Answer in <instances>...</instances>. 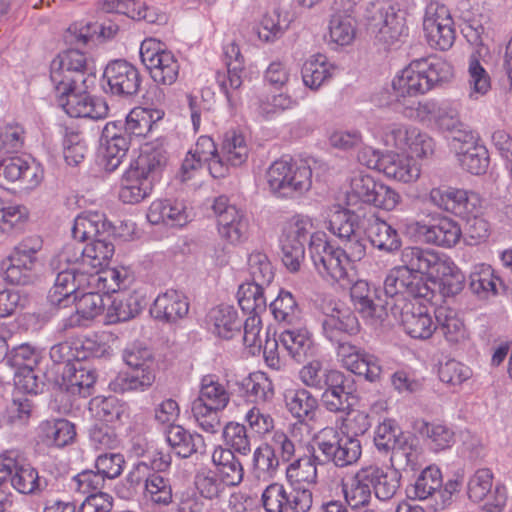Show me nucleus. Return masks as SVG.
Wrapping results in <instances>:
<instances>
[{
    "mask_svg": "<svg viewBox=\"0 0 512 512\" xmlns=\"http://www.w3.org/2000/svg\"><path fill=\"white\" fill-rule=\"evenodd\" d=\"M50 81L58 106L73 118L104 119L109 107L102 98L92 96L95 74L90 71L88 59L78 49L58 53L50 63Z\"/></svg>",
    "mask_w": 512,
    "mask_h": 512,
    "instance_id": "obj_1",
    "label": "nucleus"
},
{
    "mask_svg": "<svg viewBox=\"0 0 512 512\" xmlns=\"http://www.w3.org/2000/svg\"><path fill=\"white\" fill-rule=\"evenodd\" d=\"M299 376L307 387L321 391V404L334 414L348 413L353 404L351 379L336 369H325L319 360H311L305 364Z\"/></svg>",
    "mask_w": 512,
    "mask_h": 512,
    "instance_id": "obj_2",
    "label": "nucleus"
},
{
    "mask_svg": "<svg viewBox=\"0 0 512 512\" xmlns=\"http://www.w3.org/2000/svg\"><path fill=\"white\" fill-rule=\"evenodd\" d=\"M266 178L271 193L278 198H299L312 186V170L302 160H276L268 168Z\"/></svg>",
    "mask_w": 512,
    "mask_h": 512,
    "instance_id": "obj_3",
    "label": "nucleus"
},
{
    "mask_svg": "<svg viewBox=\"0 0 512 512\" xmlns=\"http://www.w3.org/2000/svg\"><path fill=\"white\" fill-rule=\"evenodd\" d=\"M313 223L309 217L296 215L283 227L280 237L282 262L291 272H297L305 257V244L311 240Z\"/></svg>",
    "mask_w": 512,
    "mask_h": 512,
    "instance_id": "obj_4",
    "label": "nucleus"
},
{
    "mask_svg": "<svg viewBox=\"0 0 512 512\" xmlns=\"http://www.w3.org/2000/svg\"><path fill=\"white\" fill-rule=\"evenodd\" d=\"M383 292L390 301V310L395 304L403 305L405 301H418L428 298L431 290L423 278L411 273L402 265L390 270L384 280Z\"/></svg>",
    "mask_w": 512,
    "mask_h": 512,
    "instance_id": "obj_5",
    "label": "nucleus"
},
{
    "mask_svg": "<svg viewBox=\"0 0 512 512\" xmlns=\"http://www.w3.org/2000/svg\"><path fill=\"white\" fill-rule=\"evenodd\" d=\"M158 40L145 39L140 45V58L154 82L172 85L176 82L180 65L171 51Z\"/></svg>",
    "mask_w": 512,
    "mask_h": 512,
    "instance_id": "obj_6",
    "label": "nucleus"
},
{
    "mask_svg": "<svg viewBox=\"0 0 512 512\" xmlns=\"http://www.w3.org/2000/svg\"><path fill=\"white\" fill-rule=\"evenodd\" d=\"M261 504L265 512H309L313 494L303 487L287 491L283 484L273 482L263 490Z\"/></svg>",
    "mask_w": 512,
    "mask_h": 512,
    "instance_id": "obj_7",
    "label": "nucleus"
},
{
    "mask_svg": "<svg viewBox=\"0 0 512 512\" xmlns=\"http://www.w3.org/2000/svg\"><path fill=\"white\" fill-rule=\"evenodd\" d=\"M141 83L138 68L124 59L112 60L104 69L102 88L106 94L128 99L139 93Z\"/></svg>",
    "mask_w": 512,
    "mask_h": 512,
    "instance_id": "obj_8",
    "label": "nucleus"
},
{
    "mask_svg": "<svg viewBox=\"0 0 512 512\" xmlns=\"http://www.w3.org/2000/svg\"><path fill=\"white\" fill-rule=\"evenodd\" d=\"M308 250L314 267L322 277L337 282L347 278V263L342 250L328 242L324 234L312 235Z\"/></svg>",
    "mask_w": 512,
    "mask_h": 512,
    "instance_id": "obj_9",
    "label": "nucleus"
},
{
    "mask_svg": "<svg viewBox=\"0 0 512 512\" xmlns=\"http://www.w3.org/2000/svg\"><path fill=\"white\" fill-rule=\"evenodd\" d=\"M317 446L326 460H331L338 468H345L357 463L362 454L358 438L341 434L333 428L323 432Z\"/></svg>",
    "mask_w": 512,
    "mask_h": 512,
    "instance_id": "obj_10",
    "label": "nucleus"
},
{
    "mask_svg": "<svg viewBox=\"0 0 512 512\" xmlns=\"http://www.w3.org/2000/svg\"><path fill=\"white\" fill-rule=\"evenodd\" d=\"M369 29L384 49L398 46L406 36L405 18L391 5L380 6L369 21Z\"/></svg>",
    "mask_w": 512,
    "mask_h": 512,
    "instance_id": "obj_11",
    "label": "nucleus"
},
{
    "mask_svg": "<svg viewBox=\"0 0 512 512\" xmlns=\"http://www.w3.org/2000/svg\"><path fill=\"white\" fill-rule=\"evenodd\" d=\"M341 337L338 341H331L337 344V357L342 366L352 373L364 376L370 382H377L381 378L382 367L376 356L366 352Z\"/></svg>",
    "mask_w": 512,
    "mask_h": 512,
    "instance_id": "obj_12",
    "label": "nucleus"
},
{
    "mask_svg": "<svg viewBox=\"0 0 512 512\" xmlns=\"http://www.w3.org/2000/svg\"><path fill=\"white\" fill-rule=\"evenodd\" d=\"M224 60L227 74L217 72L216 80L226 96L229 108L234 111L241 104L239 89L242 85L241 73L244 69V57L235 42H231L224 47Z\"/></svg>",
    "mask_w": 512,
    "mask_h": 512,
    "instance_id": "obj_13",
    "label": "nucleus"
},
{
    "mask_svg": "<svg viewBox=\"0 0 512 512\" xmlns=\"http://www.w3.org/2000/svg\"><path fill=\"white\" fill-rule=\"evenodd\" d=\"M423 30L432 47L445 51L454 44L456 37L454 22L444 5L430 4L427 7Z\"/></svg>",
    "mask_w": 512,
    "mask_h": 512,
    "instance_id": "obj_14",
    "label": "nucleus"
},
{
    "mask_svg": "<svg viewBox=\"0 0 512 512\" xmlns=\"http://www.w3.org/2000/svg\"><path fill=\"white\" fill-rule=\"evenodd\" d=\"M350 298L355 310L364 318L383 321L388 316L390 301L385 298L383 289L366 280H357L351 285Z\"/></svg>",
    "mask_w": 512,
    "mask_h": 512,
    "instance_id": "obj_15",
    "label": "nucleus"
},
{
    "mask_svg": "<svg viewBox=\"0 0 512 512\" xmlns=\"http://www.w3.org/2000/svg\"><path fill=\"white\" fill-rule=\"evenodd\" d=\"M416 115L422 121L433 120L440 130L452 133V146L462 140L460 134L473 133L460 121L456 109L434 100L418 102Z\"/></svg>",
    "mask_w": 512,
    "mask_h": 512,
    "instance_id": "obj_16",
    "label": "nucleus"
},
{
    "mask_svg": "<svg viewBox=\"0 0 512 512\" xmlns=\"http://www.w3.org/2000/svg\"><path fill=\"white\" fill-rule=\"evenodd\" d=\"M392 314L399 315L404 331L415 339H428L435 332V323L428 308L419 301H405L403 305L395 304Z\"/></svg>",
    "mask_w": 512,
    "mask_h": 512,
    "instance_id": "obj_17",
    "label": "nucleus"
},
{
    "mask_svg": "<svg viewBox=\"0 0 512 512\" xmlns=\"http://www.w3.org/2000/svg\"><path fill=\"white\" fill-rule=\"evenodd\" d=\"M42 170L20 156L0 158V187L8 183H19L20 188L32 190L42 181Z\"/></svg>",
    "mask_w": 512,
    "mask_h": 512,
    "instance_id": "obj_18",
    "label": "nucleus"
},
{
    "mask_svg": "<svg viewBox=\"0 0 512 512\" xmlns=\"http://www.w3.org/2000/svg\"><path fill=\"white\" fill-rule=\"evenodd\" d=\"M91 275L67 267L57 272L54 286L49 291L48 300L56 307H68L77 300V294L90 285Z\"/></svg>",
    "mask_w": 512,
    "mask_h": 512,
    "instance_id": "obj_19",
    "label": "nucleus"
},
{
    "mask_svg": "<svg viewBox=\"0 0 512 512\" xmlns=\"http://www.w3.org/2000/svg\"><path fill=\"white\" fill-rule=\"evenodd\" d=\"M402 266L413 274L426 275L431 279H437L445 274L449 268V262L431 249L418 246H408L401 251Z\"/></svg>",
    "mask_w": 512,
    "mask_h": 512,
    "instance_id": "obj_20",
    "label": "nucleus"
},
{
    "mask_svg": "<svg viewBox=\"0 0 512 512\" xmlns=\"http://www.w3.org/2000/svg\"><path fill=\"white\" fill-rule=\"evenodd\" d=\"M386 136L396 148L408 151L412 158H425L434 153V140L417 127L393 124Z\"/></svg>",
    "mask_w": 512,
    "mask_h": 512,
    "instance_id": "obj_21",
    "label": "nucleus"
},
{
    "mask_svg": "<svg viewBox=\"0 0 512 512\" xmlns=\"http://www.w3.org/2000/svg\"><path fill=\"white\" fill-rule=\"evenodd\" d=\"M430 199L440 209L460 217L480 213L482 208L479 194L473 191L452 188L433 189Z\"/></svg>",
    "mask_w": 512,
    "mask_h": 512,
    "instance_id": "obj_22",
    "label": "nucleus"
},
{
    "mask_svg": "<svg viewBox=\"0 0 512 512\" xmlns=\"http://www.w3.org/2000/svg\"><path fill=\"white\" fill-rule=\"evenodd\" d=\"M461 136L462 140L453 146L461 167L473 175L484 174L489 166L488 150L478 143L474 133Z\"/></svg>",
    "mask_w": 512,
    "mask_h": 512,
    "instance_id": "obj_23",
    "label": "nucleus"
},
{
    "mask_svg": "<svg viewBox=\"0 0 512 512\" xmlns=\"http://www.w3.org/2000/svg\"><path fill=\"white\" fill-rule=\"evenodd\" d=\"M168 163V154L162 142L146 143L140 151L139 156L130 163L132 169H135L140 175L150 180L152 183L157 181Z\"/></svg>",
    "mask_w": 512,
    "mask_h": 512,
    "instance_id": "obj_24",
    "label": "nucleus"
},
{
    "mask_svg": "<svg viewBox=\"0 0 512 512\" xmlns=\"http://www.w3.org/2000/svg\"><path fill=\"white\" fill-rule=\"evenodd\" d=\"M189 312L188 298L180 291L167 290L154 300L151 314L161 322L175 324L184 319Z\"/></svg>",
    "mask_w": 512,
    "mask_h": 512,
    "instance_id": "obj_25",
    "label": "nucleus"
},
{
    "mask_svg": "<svg viewBox=\"0 0 512 512\" xmlns=\"http://www.w3.org/2000/svg\"><path fill=\"white\" fill-rule=\"evenodd\" d=\"M363 233L370 244L381 252L394 253L401 248L402 240L396 229L369 211Z\"/></svg>",
    "mask_w": 512,
    "mask_h": 512,
    "instance_id": "obj_26",
    "label": "nucleus"
},
{
    "mask_svg": "<svg viewBox=\"0 0 512 512\" xmlns=\"http://www.w3.org/2000/svg\"><path fill=\"white\" fill-rule=\"evenodd\" d=\"M279 341L297 363H303L316 355L317 348L305 322L284 329L279 335Z\"/></svg>",
    "mask_w": 512,
    "mask_h": 512,
    "instance_id": "obj_27",
    "label": "nucleus"
},
{
    "mask_svg": "<svg viewBox=\"0 0 512 512\" xmlns=\"http://www.w3.org/2000/svg\"><path fill=\"white\" fill-rule=\"evenodd\" d=\"M324 336L329 341H338L341 337L355 335L360 330L358 318L349 308L335 306L322 320Z\"/></svg>",
    "mask_w": 512,
    "mask_h": 512,
    "instance_id": "obj_28",
    "label": "nucleus"
},
{
    "mask_svg": "<svg viewBox=\"0 0 512 512\" xmlns=\"http://www.w3.org/2000/svg\"><path fill=\"white\" fill-rule=\"evenodd\" d=\"M416 232L424 242L447 248L456 245L462 234L458 223L447 217L433 224L417 223Z\"/></svg>",
    "mask_w": 512,
    "mask_h": 512,
    "instance_id": "obj_29",
    "label": "nucleus"
},
{
    "mask_svg": "<svg viewBox=\"0 0 512 512\" xmlns=\"http://www.w3.org/2000/svg\"><path fill=\"white\" fill-rule=\"evenodd\" d=\"M392 87L397 101L406 96H416L431 90L418 59L413 60L401 71L393 80Z\"/></svg>",
    "mask_w": 512,
    "mask_h": 512,
    "instance_id": "obj_30",
    "label": "nucleus"
},
{
    "mask_svg": "<svg viewBox=\"0 0 512 512\" xmlns=\"http://www.w3.org/2000/svg\"><path fill=\"white\" fill-rule=\"evenodd\" d=\"M369 211L339 208L333 212L328 222V230L340 240L362 233L367 222Z\"/></svg>",
    "mask_w": 512,
    "mask_h": 512,
    "instance_id": "obj_31",
    "label": "nucleus"
},
{
    "mask_svg": "<svg viewBox=\"0 0 512 512\" xmlns=\"http://www.w3.org/2000/svg\"><path fill=\"white\" fill-rule=\"evenodd\" d=\"M374 167L391 179L408 183L417 179L420 175V169L412 157L400 154H387L377 157L374 161Z\"/></svg>",
    "mask_w": 512,
    "mask_h": 512,
    "instance_id": "obj_32",
    "label": "nucleus"
},
{
    "mask_svg": "<svg viewBox=\"0 0 512 512\" xmlns=\"http://www.w3.org/2000/svg\"><path fill=\"white\" fill-rule=\"evenodd\" d=\"M114 123H108L103 131L106 138L104 147L101 148V164L107 172L115 171L122 163L130 146V139L122 133H111Z\"/></svg>",
    "mask_w": 512,
    "mask_h": 512,
    "instance_id": "obj_33",
    "label": "nucleus"
},
{
    "mask_svg": "<svg viewBox=\"0 0 512 512\" xmlns=\"http://www.w3.org/2000/svg\"><path fill=\"white\" fill-rule=\"evenodd\" d=\"M95 381V371L86 367L83 362L76 361L74 364L64 366L61 387L73 395L79 394L82 397H88L90 388Z\"/></svg>",
    "mask_w": 512,
    "mask_h": 512,
    "instance_id": "obj_34",
    "label": "nucleus"
},
{
    "mask_svg": "<svg viewBox=\"0 0 512 512\" xmlns=\"http://www.w3.org/2000/svg\"><path fill=\"white\" fill-rule=\"evenodd\" d=\"M35 267L31 260L9 255L1 262L0 275L10 285H32L38 279Z\"/></svg>",
    "mask_w": 512,
    "mask_h": 512,
    "instance_id": "obj_35",
    "label": "nucleus"
},
{
    "mask_svg": "<svg viewBox=\"0 0 512 512\" xmlns=\"http://www.w3.org/2000/svg\"><path fill=\"white\" fill-rule=\"evenodd\" d=\"M285 403L292 416L301 423L314 421L319 408L318 399L305 388L285 393Z\"/></svg>",
    "mask_w": 512,
    "mask_h": 512,
    "instance_id": "obj_36",
    "label": "nucleus"
},
{
    "mask_svg": "<svg viewBox=\"0 0 512 512\" xmlns=\"http://www.w3.org/2000/svg\"><path fill=\"white\" fill-rule=\"evenodd\" d=\"M232 450L217 446L211 456L218 475L230 486H238L244 477V469L240 460Z\"/></svg>",
    "mask_w": 512,
    "mask_h": 512,
    "instance_id": "obj_37",
    "label": "nucleus"
},
{
    "mask_svg": "<svg viewBox=\"0 0 512 512\" xmlns=\"http://www.w3.org/2000/svg\"><path fill=\"white\" fill-rule=\"evenodd\" d=\"M165 434L172 452L178 457L188 458L204 447V439L201 435L192 434L180 425H169Z\"/></svg>",
    "mask_w": 512,
    "mask_h": 512,
    "instance_id": "obj_38",
    "label": "nucleus"
},
{
    "mask_svg": "<svg viewBox=\"0 0 512 512\" xmlns=\"http://www.w3.org/2000/svg\"><path fill=\"white\" fill-rule=\"evenodd\" d=\"M111 230H113V227L105 216L94 212L76 217L71 232L72 237L82 243L86 240L105 236Z\"/></svg>",
    "mask_w": 512,
    "mask_h": 512,
    "instance_id": "obj_39",
    "label": "nucleus"
},
{
    "mask_svg": "<svg viewBox=\"0 0 512 512\" xmlns=\"http://www.w3.org/2000/svg\"><path fill=\"white\" fill-rule=\"evenodd\" d=\"M275 320L287 327L304 323L303 312L291 292L281 289L270 304Z\"/></svg>",
    "mask_w": 512,
    "mask_h": 512,
    "instance_id": "obj_40",
    "label": "nucleus"
},
{
    "mask_svg": "<svg viewBox=\"0 0 512 512\" xmlns=\"http://www.w3.org/2000/svg\"><path fill=\"white\" fill-rule=\"evenodd\" d=\"M154 183L129 167L122 178L119 199L127 204L141 202L152 192Z\"/></svg>",
    "mask_w": 512,
    "mask_h": 512,
    "instance_id": "obj_41",
    "label": "nucleus"
},
{
    "mask_svg": "<svg viewBox=\"0 0 512 512\" xmlns=\"http://www.w3.org/2000/svg\"><path fill=\"white\" fill-rule=\"evenodd\" d=\"M73 304L75 313L65 320L64 328L81 326L84 321L95 318L103 310V298L95 292L83 293L80 296L77 294V300Z\"/></svg>",
    "mask_w": 512,
    "mask_h": 512,
    "instance_id": "obj_42",
    "label": "nucleus"
},
{
    "mask_svg": "<svg viewBox=\"0 0 512 512\" xmlns=\"http://www.w3.org/2000/svg\"><path fill=\"white\" fill-rule=\"evenodd\" d=\"M113 230L107 232L105 236L97 237L85 246L86 261L89 262L91 276L97 275L114 254V244L112 243Z\"/></svg>",
    "mask_w": 512,
    "mask_h": 512,
    "instance_id": "obj_43",
    "label": "nucleus"
},
{
    "mask_svg": "<svg viewBox=\"0 0 512 512\" xmlns=\"http://www.w3.org/2000/svg\"><path fill=\"white\" fill-rule=\"evenodd\" d=\"M435 318V332L441 334L448 343L458 344L465 340V326L454 311L440 307L435 311Z\"/></svg>",
    "mask_w": 512,
    "mask_h": 512,
    "instance_id": "obj_44",
    "label": "nucleus"
},
{
    "mask_svg": "<svg viewBox=\"0 0 512 512\" xmlns=\"http://www.w3.org/2000/svg\"><path fill=\"white\" fill-rule=\"evenodd\" d=\"M20 456L16 457V467L10 477L11 486L22 494H33L43 490L47 483L42 481L38 471L29 464H23Z\"/></svg>",
    "mask_w": 512,
    "mask_h": 512,
    "instance_id": "obj_45",
    "label": "nucleus"
},
{
    "mask_svg": "<svg viewBox=\"0 0 512 512\" xmlns=\"http://www.w3.org/2000/svg\"><path fill=\"white\" fill-rule=\"evenodd\" d=\"M497 282L502 281L495 276L490 265L478 264L473 267L469 275V289L480 299H487L497 294Z\"/></svg>",
    "mask_w": 512,
    "mask_h": 512,
    "instance_id": "obj_46",
    "label": "nucleus"
},
{
    "mask_svg": "<svg viewBox=\"0 0 512 512\" xmlns=\"http://www.w3.org/2000/svg\"><path fill=\"white\" fill-rule=\"evenodd\" d=\"M210 320L213 322V332L221 338L231 339L240 333L242 321L232 306L220 305L212 309Z\"/></svg>",
    "mask_w": 512,
    "mask_h": 512,
    "instance_id": "obj_47",
    "label": "nucleus"
},
{
    "mask_svg": "<svg viewBox=\"0 0 512 512\" xmlns=\"http://www.w3.org/2000/svg\"><path fill=\"white\" fill-rule=\"evenodd\" d=\"M230 400L225 385L215 375H205L201 379L199 396L193 402H204L214 409H224Z\"/></svg>",
    "mask_w": 512,
    "mask_h": 512,
    "instance_id": "obj_48",
    "label": "nucleus"
},
{
    "mask_svg": "<svg viewBox=\"0 0 512 512\" xmlns=\"http://www.w3.org/2000/svg\"><path fill=\"white\" fill-rule=\"evenodd\" d=\"M156 376L141 373L137 370L121 371L110 382V389L119 394L128 392H144L155 382Z\"/></svg>",
    "mask_w": 512,
    "mask_h": 512,
    "instance_id": "obj_49",
    "label": "nucleus"
},
{
    "mask_svg": "<svg viewBox=\"0 0 512 512\" xmlns=\"http://www.w3.org/2000/svg\"><path fill=\"white\" fill-rule=\"evenodd\" d=\"M442 487V474L439 468L434 466L426 467L417 477L414 484L406 489L410 499L425 500Z\"/></svg>",
    "mask_w": 512,
    "mask_h": 512,
    "instance_id": "obj_50",
    "label": "nucleus"
},
{
    "mask_svg": "<svg viewBox=\"0 0 512 512\" xmlns=\"http://www.w3.org/2000/svg\"><path fill=\"white\" fill-rule=\"evenodd\" d=\"M122 358L130 370H137L141 373H150L156 376L158 363L153 352L148 347L139 343H133L123 350Z\"/></svg>",
    "mask_w": 512,
    "mask_h": 512,
    "instance_id": "obj_51",
    "label": "nucleus"
},
{
    "mask_svg": "<svg viewBox=\"0 0 512 512\" xmlns=\"http://www.w3.org/2000/svg\"><path fill=\"white\" fill-rule=\"evenodd\" d=\"M249 222L247 217L240 211L230 210V214L221 217L218 222L220 236L231 244H239L247 239Z\"/></svg>",
    "mask_w": 512,
    "mask_h": 512,
    "instance_id": "obj_52",
    "label": "nucleus"
},
{
    "mask_svg": "<svg viewBox=\"0 0 512 512\" xmlns=\"http://www.w3.org/2000/svg\"><path fill=\"white\" fill-rule=\"evenodd\" d=\"M194 485L201 497L208 500H217L231 487L216 471L202 468L194 476Z\"/></svg>",
    "mask_w": 512,
    "mask_h": 512,
    "instance_id": "obj_53",
    "label": "nucleus"
},
{
    "mask_svg": "<svg viewBox=\"0 0 512 512\" xmlns=\"http://www.w3.org/2000/svg\"><path fill=\"white\" fill-rule=\"evenodd\" d=\"M143 309L142 299L136 293L114 298L108 309L109 323L125 322L135 318Z\"/></svg>",
    "mask_w": 512,
    "mask_h": 512,
    "instance_id": "obj_54",
    "label": "nucleus"
},
{
    "mask_svg": "<svg viewBox=\"0 0 512 512\" xmlns=\"http://www.w3.org/2000/svg\"><path fill=\"white\" fill-rule=\"evenodd\" d=\"M264 288L265 286L253 282L244 283L239 286L237 298L243 312L249 315H260L266 311L267 304Z\"/></svg>",
    "mask_w": 512,
    "mask_h": 512,
    "instance_id": "obj_55",
    "label": "nucleus"
},
{
    "mask_svg": "<svg viewBox=\"0 0 512 512\" xmlns=\"http://www.w3.org/2000/svg\"><path fill=\"white\" fill-rule=\"evenodd\" d=\"M467 72L469 98L472 100H478L490 91L491 79L488 72L481 65L476 54L470 55Z\"/></svg>",
    "mask_w": 512,
    "mask_h": 512,
    "instance_id": "obj_56",
    "label": "nucleus"
},
{
    "mask_svg": "<svg viewBox=\"0 0 512 512\" xmlns=\"http://www.w3.org/2000/svg\"><path fill=\"white\" fill-rule=\"evenodd\" d=\"M56 262L58 263L56 269L66 265L67 268L79 270L81 273L86 271L91 275L89 262L86 261L85 246L81 242L66 244L57 257L52 260L51 265L54 267Z\"/></svg>",
    "mask_w": 512,
    "mask_h": 512,
    "instance_id": "obj_57",
    "label": "nucleus"
},
{
    "mask_svg": "<svg viewBox=\"0 0 512 512\" xmlns=\"http://www.w3.org/2000/svg\"><path fill=\"white\" fill-rule=\"evenodd\" d=\"M219 153L231 166L237 167L245 163L248 157V147L244 136L234 130L226 132Z\"/></svg>",
    "mask_w": 512,
    "mask_h": 512,
    "instance_id": "obj_58",
    "label": "nucleus"
},
{
    "mask_svg": "<svg viewBox=\"0 0 512 512\" xmlns=\"http://www.w3.org/2000/svg\"><path fill=\"white\" fill-rule=\"evenodd\" d=\"M301 73L304 85L312 90H317L331 77L326 58L320 54L307 60L303 64Z\"/></svg>",
    "mask_w": 512,
    "mask_h": 512,
    "instance_id": "obj_59",
    "label": "nucleus"
},
{
    "mask_svg": "<svg viewBox=\"0 0 512 512\" xmlns=\"http://www.w3.org/2000/svg\"><path fill=\"white\" fill-rule=\"evenodd\" d=\"M242 386L249 398L255 403H264L274 396L272 381L263 372L250 374L242 382Z\"/></svg>",
    "mask_w": 512,
    "mask_h": 512,
    "instance_id": "obj_60",
    "label": "nucleus"
},
{
    "mask_svg": "<svg viewBox=\"0 0 512 512\" xmlns=\"http://www.w3.org/2000/svg\"><path fill=\"white\" fill-rule=\"evenodd\" d=\"M253 472L258 477H273L279 467V457L271 444L263 443L253 452Z\"/></svg>",
    "mask_w": 512,
    "mask_h": 512,
    "instance_id": "obj_61",
    "label": "nucleus"
},
{
    "mask_svg": "<svg viewBox=\"0 0 512 512\" xmlns=\"http://www.w3.org/2000/svg\"><path fill=\"white\" fill-rule=\"evenodd\" d=\"M406 435L402 433L395 421L386 419L378 425L374 435V444L378 451L393 452Z\"/></svg>",
    "mask_w": 512,
    "mask_h": 512,
    "instance_id": "obj_62",
    "label": "nucleus"
},
{
    "mask_svg": "<svg viewBox=\"0 0 512 512\" xmlns=\"http://www.w3.org/2000/svg\"><path fill=\"white\" fill-rule=\"evenodd\" d=\"M419 431L426 437L429 447L435 452L448 449L455 442L454 432L440 423L424 422Z\"/></svg>",
    "mask_w": 512,
    "mask_h": 512,
    "instance_id": "obj_63",
    "label": "nucleus"
},
{
    "mask_svg": "<svg viewBox=\"0 0 512 512\" xmlns=\"http://www.w3.org/2000/svg\"><path fill=\"white\" fill-rule=\"evenodd\" d=\"M45 438L49 445L64 447L76 437L75 425L67 419H56L44 426Z\"/></svg>",
    "mask_w": 512,
    "mask_h": 512,
    "instance_id": "obj_64",
    "label": "nucleus"
}]
</instances>
